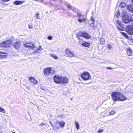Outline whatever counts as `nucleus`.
Returning <instances> with one entry per match:
<instances>
[{
  "mask_svg": "<svg viewBox=\"0 0 133 133\" xmlns=\"http://www.w3.org/2000/svg\"><path fill=\"white\" fill-rule=\"evenodd\" d=\"M36 17L37 19H40V17L39 16V14L38 13H37L36 14Z\"/></svg>",
  "mask_w": 133,
  "mask_h": 133,
  "instance_id": "nucleus-26",
  "label": "nucleus"
},
{
  "mask_svg": "<svg viewBox=\"0 0 133 133\" xmlns=\"http://www.w3.org/2000/svg\"><path fill=\"white\" fill-rule=\"evenodd\" d=\"M121 16L122 17L123 21L125 24L129 23L133 20L131 17L130 16L126 11H123Z\"/></svg>",
  "mask_w": 133,
  "mask_h": 133,
  "instance_id": "nucleus-2",
  "label": "nucleus"
},
{
  "mask_svg": "<svg viewBox=\"0 0 133 133\" xmlns=\"http://www.w3.org/2000/svg\"><path fill=\"white\" fill-rule=\"evenodd\" d=\"M54 80L55 83H66L68 81V79L65 77H63L57 76H55L54 77Z\"/></svg>",
  "mask_w": 133,
  "mask_h": 133,
  "instance_id": "nucleus-3",
  "label": "nucleus"
},
{
  "mask_svg": "<svg viewBox=\"0 0 133 133\" xmlns=\"http://www.w3.org/2000/svg\"><path fill=\"white\" fill-rule=\"evenodd\" d=\"M2 2H5L9 1L10 0H1Z\"/></svg>",
  "mask_w": 133,
  "mask_h": 133,
  "instance_id": "nucleus-41",
  "label": "nucleus"
},
{
  "mask_svg": "<svg viewBox=\"0 0 133 133\" xmlns=\"http://www.w3.org/2000/svg\"><path fill=\"white\" fill-rule=\"evenodd\" d=\"M14 3L16 5H19L23 4V2L21 1H14Z\"/></svg>",
  "mask_w": 133,
  "mask_h": 133,
  "instance_id": "nucleus-19",
  "label": "nucleus"
},
{
  "mask_svg": "<svg viewBox=\"0 0 133 133\" xmlns=\"http://www.w3.org/2000/svg\"><path fill=\"white\" fill-rule=\"evenodd\" d=\"M58 123L59 124L60 126L62 127H63L64 126L65 124V123L62 121L58 122Z\"/></svg>",
  "mask_w": 133,
  "mask_h": 133,
  "instance_id": "nucleus-22",
  "label": "nucleus"
},
{
  "mask_svg": "<svg viewBox=\"0 0 133 133\" xmlns=\"http://www.w3.org/2000/svg\"><path fill=\"white\" fill-rule=\"evenodd\" d=\"M115 113V112L113 111H111V112H109V116H110L111 115H113Z\"/></svg>",
  "mask_w": 133,
  "mask_h": 133,
  "instance_id": "nucleus-28",
  "label": "nucleus"
},
{
  "mask_svg": "<svg viewBox=\"0 0 133 133\" xmlns=\"http://www.w3.org/2000/svg\"><path fill=\"white\" fill-rule=\"evenodd\" d=\"M79 36L83 37L87 39H88L90 38L89 34L86 33L85 32H79L77 34L76 37L78 38V39H79Z\"/></svg>",
  "mask_w": 133,
  "mask_h": 133,
  "instance_id": "nucleus-5",
  "label": "nucleus"
},
{
  "mask_svg": "<svg viewBox=\"0 0 133 133\" xmlns=\"http://www.w3.org/2000/svg\"><path fill=\"white\" fill-rule=\"evenodd\" d=\"M120 15V12L118 11H117L115 14V16L117 17H118Z\"/></svg>",
  "mask_w": 133,
  "mask_h": 133,
  "instance_id": "nucleus-29",
  "label": "nucleus"
},
{
  "mask_svg": "<svg viewBox=\"0 0 133 133\" xmlns=\"http://www.w3.org/2000/svg\"><path fill=\"white\" fill-rule=\"evenodd\" d=\"M28 26L29 29H32V28L33 26L31 25H29Z\"/></svg>",
  "mask_w": 133,
  "mask_h": 133,
  "instance_id": "nucleus-40",
  "label": "nucleus"
},
{
  "mask_svg": "<svg viewBox=\"0 0 133 133\" xmlns=\"http://www.w3.org/2000/svg\"><path fill=\"white\" fill-rule=\"evenodd\" d=\"M127 54L129 56L132 55L133 54L132 52L130 49H128L127 51Z\"/></svg>",
  "mask_w": 133,
  "mask_h": 133,
  "instance_id": "nucleus-17",
  "label": "nucleus"
},
{
  "mask_svg": "<svg viewBox=\"0 0 133 133\" xmlns=\"http://www.w3.org/2000/svg\"><path fill=\"white\" fill-rule=\"evenodd\" d=\"M12 42V40L9 39L6 41L2 42L0 43V46L5 48L9 47L10 46L11 43Z\"/></svg>",
  "mask_w": 133,
  "mask_h": 133,
  "instance_id": "nucleus-8",
  "label": "nucleus"
},
{
  "mask_svg": "<svg viewBox=\"0 0 133 133\" xmlns=\"http://www.w3.org/2000/svg\"><path fill=\"white\" fill-rule=\"evenodd\" d=\"M94 24H93L92 23H91V26H92L93 27H94Z\"/></svg>",
  "mask_w": 133,
  "mask_h": 133,
  "instance_id": "nucleus-44",
  "label": "nucleus"
},
{
  "mask_svg": "<svg viewBox=\"0 0 133 133\" xmlns=\"http://www.w3.org/2000/svg\"><path fill=\"white\" fill-rule=\"evenodd\" d=\"M6 56V53L5 51H0V59L5 58Z\"/></svg>",
  "mask_w": 133,
  "mask_h": 133,
  "instance_id": "nucleus-16",
  "label": "nucleus"
},
{
  "mask_svg": "<svg viewBox=\"0 0 133 133\" xmlns=\"http://www.w3.org/2000/svg\"><path fill=\"white\" fill-rule=\"evenodd\" d=\"M54 71L51 69V67L44 69V75L48 78L51 77L52 74L54 73Z\"/></svg>",
  "mask_w": 133,
  "mask_h": 133,
  "instance_id": "nucleus-4",
  "label": "nucleus"
},
{
  "mask_svg": "<svg viewBox=\"0 0 133 133\" xmlns=\"http://www.w3.org/2000/svg\"><path fill=\"white\" fill-rule=\"evenodd\" d=\"M100 43L101 44H105V39L102 38H101L99 40Z\"/></svg>",
  "mask_w": 133,
  "mask_h": 133,
  "instance_id": "nucleus-20",
  "label": "nucleus"
},
{
  "mask_svg": "<svg viewBox=\"0 0 133 133\" xmlns=\"http://www.w3.org/2000/svg\"><path fill=\"white\" fill-rule=\"evenodd\" d=\"M46 125L44 123H42L41 124H40L39 125V126H41L42 125Z\"/></svg>",
  "mask_w": 133,
  "mask_h": 133,
  "instance_id": "nucleus-42",
  "label": "nucleus"
},
{
  "mask_svg": "<svg viewBox=\"0 0 133 133\" xmlns=\"http://www.w3.org/2000/svg\"><path fill=\"white\" fill-rule=\"evenodd\" d=\"M59 117L61 118H63L65 117L64 115L62 114L61 115H60L59 116Z\"/></svg>",
  "mask_w": 133,
  "mask_h": 133,
  "instance_id": "nucleus-33",
  "label": "nucleus"
},
{
  "mask_svg": "<svg viewBox=\"0 0 133 133\" xmlns=\"http://www.w3.org/2000/svg\"><path fill=\"white\" fill-rule=\"evenodd\" d=\"M121 33L122 34L125 38H128V35L126 33L124 32H121Z\"/></svg>",
  "mask_w": 133,
  "mask_h": 133,
  "instance_id": "nucleus-25",
  "label": "nucleus"
},
{
  "mask_svg": "<svg viewBox=\"0 0 133 133\" xmlns=\"http://www.w3.org/2000/svg\"><path fill=\"white\" fill-rule=\"evenodd\" d=\"M13 45L15 48L17 50L20 47L21 44L19 42H16L13 44Z\"/></svg>",
  "mask_w": 133,
  "mask_h": 133,
  "instance_id": "nucleus-15",
  "label": "nucleus"
},
{
  "mask_svg": "<svg viewBox=\"0 0 133 133\" xmlns=\"http://www.w3.org/2000/svg\"><path fill=\"white\" fill-rule=\"evenodd\" d=\"M116 23L118 24V25H116L117 29L119 30L123 31L124 27L122 26L123 25L122 24L121 22L117 20L116 21Z\"/></svg>",
  "mask_w": 133,
  "mask_h": 133,
  "instance_id": "nucleus-12",
  "label": "nucleus"
},
{
  "mask_svg": "<svg viewBox=\"0 0 133 133\" xmlns=\"http://www.w3.org/2000/svg\"><path fill=\"white\" fill-rule=\"evenodd\" d=\"M67 15L68 17H70L72 16V15L71 14L69 13H68L67 14Z\"/></svg>",
  "mask_w": 133,
  "mask_h": 133,
  "instance_id": "nucleus-37",
  "label": "nucleus"
},
{
  "mask_svg": "<svg viewBox=\"0 0 133 133\" xmlns=\"http://www.w3.org/2000/svg\"><path fill=\"white\" fill-rule=\"evenodd\" d=\"M81 77L85 81H87L91 78L89 73L88 72H84L81 75Z\"/></svg>",
  "mask_w": 133,
  "mask_h": 133,
  "instance_id": "nucleus-6",
  "label": "nucleus"
},
{
  "mask_svg": "<svg viewBox=\"0 0 133 133\" xmlns=\"http://www.w3.org/2000/svg\"><path fill=\"white\" fill-rule=\"evenodd\" d=\"M127 8L128 9L131 11H133V5L131 4L128 5L127 6Z\"/></svg>",
  "mask_w": 133,
  "mask_h": 133,
  "instance_id": "nucleus-18",
  "label": "nucleus"
},
{
  "mask_svg": "<svg viewBox=\"0 0 133 133\" xmlns=\"http://www.w3.org/2000/svg\"><path fill=\"white\" fill-rule=\"evenodd\" d=\"M37 49L38 50H43V49L42 48H41V46H40Z\"/></svg>",
  "mask_w": 133,
  "mask_h": 133,
  "instance_id": "nucleus-36",
  "label": "nucleus"
},
{
  "mask_svg": "<svg viewBox=\"0 0 133 133\" xmlns=\"http://www.w3.org/2000/svg\"><path fill=\"white\" fill-rule=\"evenodd\" d=\"M124 29L123 31L125 30L130 35H132L133 34V27L130 25L127 26L125 28L124 27Z\"/></svg>",
  "mask_w": 133,
  "mask_h": 133,
  "instance_id": "nucleus-9",
  "label": "nucleus"
},
{
  "mask_svg": "<svg viewBox=\"0 0 133 133\" xmlns=\"http://www.w3.org/2000/svg\"><path fill=\"white\" fill-rule=\"evenodd\" d=\"M91 20L92 21V23L93 24H94L95 22V21L94 20V19L93 16H91Z\"/></svg>",
  "mask_w": 133,
  "mask_h": 133,
  "instance_id": "nucleus-31",
  "label": "nucleus"
},
{
  "mask_svg": "<svg viewBox=\"0 0 133 133\" xmlns=\"http://www.w3.org/2000/svg\"><path fill=\"white\" fill-rule=\"evenodd\" d=\"M59 129V127H57V128H56V129H55L56 130H58Z\"/></svg>",
  "mask_w": 133,
  "mask_h": 133,
  "instance_id": "nucleus-46",
  "label": "nucleus"
},
{
  "mask_svg": "<svg viewBox=\"0 0 133 133\" xmlns=\"http://www.w3.org/2000/svg\"><path fill=\"white\" fill-rule=\"evenodd\" d=\"M52 57L54 58L55 59H57L58 58L57 57L54 55H52Z\"/></svg>",
  "mask_w": 133,
  "mask_h": 133,
  "instance_id": "nucleus-34",
  "label": "nucleus"
},
{
  "mask_svg": "<svg viewBox=\"0 0 133 133\" xmlns=\"http://www.w3.org/2000/svg\"><path fill=\"white\" fill-rule=\"evenodd\" d=\"M0 111L1 112H3L4 113H5L6 112V111L4 109H3L0 107Z\"/></svg>",
  "mask_w": 133,
  "mask_h": 133,
  "instance_id": "nucleus-27",
  "label": "nucleus"
},
{
  "mask_svg": "<svg viewBox=\"0 0 133 133\" xmlns=\"http://www.w3.org/2000/svg\"><path fill=\"white\" fill-rule=\"evenodd\" d=\"M65 52L68 56L77 57V55L74 54L73 52H72L69 49L67 48L65 49Z\"/></svg>",
  "mask_w": 133,
  "mask_h": 133,
  "instance_id": "nucleus-10",
  "label": "nucleus"
},
{
  "mask_svg": "<svg viewBox=\"0 0 133 133\" xmlns=\"http://www.w3.org/2000/svg\"><path fill=\"white\" fill-rule=\"evenodd\" d=\"M107 69L110 70V69H112V68H111V67H108L107 68Z\"/></svg>",
  "mask_w": 133,
  "mask_h": 133,
  "instance_id": "nucleus-43",
  "label": "nucleus"
},
{
  "mask_svg": "<svg viewBox=\"0 0 133 133\" xmlns=\"http://www.w3.org/2000/svg\"><path fill=\"white\" fill-rule=\"evenodd\" d=\"M132 3H133V0H132Z\"/></svg>",
  "mask_w": 133,
  "mask_h": 133,
  "instance_id": "nucleus-48",
  "label": "nucleus"
},
{
  "mask_svg": "<svg viewBox=\"0 0 133 133\" xmlns=\"http://www.w3.org/2000/svg\"><path fill=\"white\" fill-rule=\"evenodd\" d=\"M25 88L27 90L28 89V90H29L30 89V87L29 86H26Z\"/></svg>",
  "mask_w": 133,
  "mask_h": 133,
  "instance_id": "nucleus-39",
  "label": "nucleus"
},
{
  "mask_svg": "<svg viewBox=\"0 0 133 133\" xmlns=\"http://www.w3.org/2000/svg\"><path fill=\"white\" fill-rule=\"evenodd\" d=\"M75 125L77 129L78 130V129H79V126L78 122H75Z\"/></svg>",
  "mask_w": 133,
  "mask_h": 133,
  "instance_id": "nucleus-24",
  "label": "nucleus"
},
{
  "mask_svg": "<svg viewBox=\"0 0 133 133\" xmlns=\"http://www.w3.org/2000/svg\"><path fill=\"white\" fill-rule=\"evenodd\" d=\"M65 4L69 9H71L74 12H76V8L74 6H71L69 3H66Z\"/></svg>",
  "mask_w": 133,
  "mask_h": 133,
  "instance_id": "nucleus-13",
  "label": "nucleus"
},
{
  "mask_svg": "<svg viewBox=\"0 0 133 133\" xmlns=\"http://www.w3.org/2000/svg\"><path fill=\"white\" fill-rule=\"evenodd\" d=\"M29 80V82L35 85L37 83V81L32 77H30Z\"/></svg>",
  "mask_w": 133,
  "mask_h": 133,
  "instance_id": "nucleus-14",
  "label": "nucleus"
},
{
  "mask_svg": "<svg viewBox=\"0 0 133 133\" xmlns=\"http://www.w3.org/2000/svg\"><path fill=\"white\" fill-rule=\"evenodd\" d=\"M112 99L114 101H123L126 99V98L119 92H112L111 94Z\"/></svg>",
  "mask_w": 133,
  "mask_h": 133,
  "instance_id": "nucleus-1",
  "label": "nucleus"
},
{
  "mask_svg": "<svg viewBox=\"0 0 133 133\" xmlns=\"http://www.w3.org/2000/svg\"><path fill=\"white\" fill-rule=\"evenodd\" d=\"M41 89H42V90H43V89H42V88H41Z\"/></svg>",
  "mask_w": 133,
  "mask_h": 133,
  "instance_id": "nucleus-49",
  "label": "nucleus"
},
{
  "mask_svg": "<svg viewBox=\"0 0 133 133\" xmlns=\"http://www.w3.org/2000/svg\"><path fill=\"white\" fill-rule=\"evenodd\" d=\"M103 130L102 129L99 130L98 131V133H101L102 132H103Z\"/></svg>",
  "mask_w": 133,
  "mask_h": 133,
  "instance_id": "nucleus-38",
  "label": "nucleus"
},
{
  "mask_svg": "<svg viewBox=\"0 0 133 133\" xmlns=\"http://www.w3.org/2000/svg\"><path fill=\"white\" fill-rule=\"evenodd\" d=\"M24 46L25 47H28L29 49L31 50L34 49L35 48L34 45L32 43L29 42L25 43Z\"/></svg>",
  "mask_w": 133,
  "mask_h": 133,
  "instance_id": "nucleus-11",
  "label": "nucleus"
},
{
  "mask_svg": "<svg viewBox=\"0 0 133 133\" xmlns=\"http://www.w3.org/2000/svg\"><path fill=\"white\" fill-rule=\"evenodd\" d=\"M49 123H50V124H51V126L52 127H53V125L52 124V123H51V122H49Z\"/></svg>",
  "mask_w": 133,
  "mask_h": 133,
  "instance_id": "nucleus-45",
  "label": "nucleus"
},
{
  "mask_svg": "<svg viewBox=\"0 0 133 133\" xmlns=\"http://www.w3.org/2000/svg\"><path fill=\"white\" fill-rule=\"evenodd\" d=\"M76 16L78 17V21L81 23L84 22L86 21V19L83 15H82L80 12L77 13Z\"/></svg>",
  "mask_w": 133,
  "mask_h": 133,
  "instance_id": "nucleus-7",
  "label": "nucleus"
},
{
  "mask_svg": "<svg viewBox=\"0 0 133 133\" xmlns=\"http://www.w3.org/2000/svg\"><path fill=\"white\" fill-rule=\"evenodd\" d=\"M126 6V4L124 2H121L119 6V7H121L122 8Z\"/></svg>",
  "mask_w": 133,
  "mask_h": 133,
  "instance_id": "nucleus-23",
  "label": "nucleus"
},
{
  "mask_svg": "<svg viewBox=\"0 0 133 133\" xmlns=\"http://www.w3.org/2000/svg\"><path fill=\"white\" fill-rule=\"evenodd\" d=\"M48 39L49 40H51L52 39V37L51 36H49L48 37Z\"/></svg>",
  "mask_w": 133,
  "mask_h": 133,
  "instance_id": "nucleus-35",
  "label": "nucleus"
},
{
  "mask_svg": "<svg viewBox=\"0 0 133 133\" xmlns=\"http://www.w3.org/2000/svg\"><path fill=\"white\" fill-rule=\"evenodd\" d=\"M81 45H83L84 46L88 47L90 46V44L88 43L84 42V43H82L81 44Z\"/></svg>",
  "mask_w": 133,
  "mask_h": 133,
  "instance_id": "nucleus-21",
  "label": "nucleus"
},
{
  "mask_svg": "<svg viewBox=\"0 0 133 133\" xmlns=\"http://www.w3.org/2000/svg\"><path fill=\"white\" fill-rule=\"evenodd\" d=\"M12 133H16L15 132H12Z\"/></svg>",
  "mask_w": 133,
  "mask_h": 133,
  "instance_id": "nucleus-47",
  "label": "nucleus"
},
{
  "mask_svg": "<svg viewBox=\"0 0 133 133\" xmlns=\"http://www.w3.org/2000/svg\"><path fill=\"white\" fill-rule=\"evenodd\" d=\"M39 52V51L37 49L36 50H35L33 52V54H35V53H37Z\"/></svg>",
  "mask_w": 133,
  "mask_h": 133,
  "instance_id": "nucleus-32",
  "label": "nucleus"
},
{
  "mask_svg": "<svg viewBox=\"0 0 133 133\" xmlns=\"http://www.w3.org/2000/svg\"><path fill=\"white\" fill-rule=\"evenodd\" d=\"M107 47L108 48L110 49H111L112 48L111 45L110 44H108L107 45Z\"/></svg>",
  "mask_w": 133,
  "mask_h": 133,
  "instance_id": "nucleus-30",
  "label": "nucleus"
}]
</instances>
